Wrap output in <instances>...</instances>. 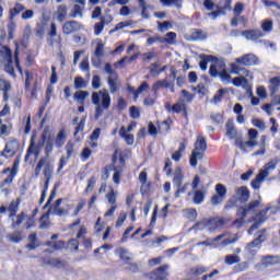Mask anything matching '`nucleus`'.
<instances>
[{"label": "nucleus", "instance_id": "f257e3e1", "mask_svg": "<svg viewBox=\"0 0 280 280\" xmlns=\"http://www.w3.org/2000/svg\"><path fill=\"white\" fill-rule=\"evenodd\" d=\"M67 143V131L65 128L60 129L59 132L57 133L56 138L49 133V127H45L42 135L40 139L36 144V133H33L30 140V145L26 150V154L24 156L25 163L30 161V156L34 154L35 159H38L40 156V150L45 148V154L46 156H43L39 159L35 166L34 175L35 178H38L40 176V171L43 170V175L47 179H51L54 176V165L51 162H49V155L51 152H54V147L56 148H62Z\"/></svg>", "mask_w": 280, "mask_h": 280}, {"label": "nucleus", "instance_id": "f03ea898", "mask_svg": "<svg viewBox=\"0 0 280 280\" xmlns=\"http://www.w3.org/2000/svg\"><path fill=\"white\" fill-rule=\"evenodd\" d=\"M130 150L116 149L112 155L110 170L113 174V183L120 185L121 175L126 171V161L131 156Z\"/></svg>", "mask_w": 280, "mask_h": 280}, {"label": "nucleus", "instance_id": "7ed1b4c3", "mask_svg": "<svg viewBox=\"0 0 280 280\" xmlns=\"http://www.w3.org/2000/svg\"><path fill=\"white\" fill-rule=\"evenodd\" d=\"M92 104L96 106L94 117L95 119H100V117L104 115V110L110 108V94L108 93V90L103 89L98 92H93Z\"/></svg>", "mask_w": 280, "mask_h": 280}, {"label": "nucleus", "instance_id": "20e7f679", "mask_svg": "<svg viewBox=\"0 0 280 280\" xmlns=\"http://www.w3.org/2000/svg\"><path fill=\"white\" fill-rule=\"evenodd\" d=\"M205 152H207V138H205V136H198L189 158V164L191 167L198 166V161H202L205 159Z\"/></svg>", "mask_w": 280, "mask_h": 280}, {"label": "nucleus", "instance_id": "39448f33", "mask_svg": "<svg viewBox=\"0 0 280 280\" xmlns=\"http://www.w3.org/2000/svg\"><path fill=\"white\" fill-rule=\"evenodd\" d=\"M20 205H21V199L18 198L15 201L12 200L9 207L7 208L9 211V220L12 221L11 223L12 229H19V226L22 225L23 222H25V218H27V214L25 212H21L16 214L19 212Z\"/></svg>", "mask_w": 280, "mask_h": 280}, {"label": "nucleus", "instance_id": "423d86ee", "mask_svg": "<svg viewBox=\"0 0 280 280\" xmlns=\"http://www.w3.org/2000/svg\"><path fill=\"white\" fill-rule=\"evenodd\" d=\"M277 165H279V160L273 159L266 163L262 168L258 172L256 177L250 182V186L254 189H259L261 187V182L266 180L268 176H270V172L277 170Z\"/></svg>", "mask_w": 280, "mask_h": 280}, {"label": "nucleus", "instance_id": "0eeeda50", "mask_svg": "<svg viewBox=\"0 0 280 280\" xmlns=\"http://www.w3.org/2000/svg\"><path fill=\"white\" fill-rule=\"evenodd\" d=\"M226 224V221L222 218H203L201 221L195 224V229H199L200 231L205 229H209V231H215Z\"/></svg>", "mask_w": 280, "mask_h": 280}, {"label": "nucleus", "instance_id": "6e6552de", "mask_svg": "<svg viewBox=\"0 0 280 280\" xmlns=\"http://www.w3.org/2000/svg\"><path fill=\"white\" fill-rule=\"evenodd\" d=\"M225 130H226V137L229 139L235 141V145L237 148L244 149V140H242V133L237 131V128H235V122H233V119H229L225 124Z\"/></svg>", "mask_w": 280, "mask_h": 280}, {"label": "nucleus", "instance_id": "1a4fd4ad", "mask_svg": "<svg viewBox=\"0 0 280 280\" xmlns=\"http://www.w3.org/2000/svg\"><path fill=\"white\" fill-rule=\"evenodd\" d=\"M19 148H21V143L16 139H11L5 143L4 149L0 151V156L12 159L19 152Z\"/></svg>", "mask_w": 280, "mask_h": 280}, {"label": "nucleus", "instance_id": "9d476101", "mask_svg": "<svg viewBox=\"0 0 280 280\" xmlns=\"http://www.w3.org/2000/svg\"><path fill=\"white\" fill-rule=\"evenodd\" d=\"M75 144L73 141L69 140L65 147L66 150V156H61L59 160L58 168H57V174H60L62 170L65 168V165H67V161L73 156Z\"/></svg>", "mask_w": 280, "mask_h": 280}, {"label": "nucleus", "instance_id": "9b49d317", "mask_svg": "<svg viewBox=\"0 0 280 280\" xmlns=\"http://www.w3.org/2000/svg\"><path fill=\"white\" fill-rule=\"evenodd\" d=\"M210 78H220L221 82H231V74L226 71V68H223L221 71H218V66L211 65L209 68Z\"/></svg>", "mask_w": 280, "mask_h": 280}, {"label": "nucleus", "instance_id": "f8f14e48", "mask_svg": "<svg viewBox=\"0 0 280 280\" xmlns=\"http://www.w3.org/2000/svg\"><path fill=\"white\" fill-rule=\"evenodd\" d=\"M259 207H261V200L256 199L249 201L246 206L238 207V209L242 212L243 218H247L250 213H257Z\"/></svg>", "mask_w": 280, "mask_h": 280}, {"label": "nucleus", "instance_id": "ddd939ff", "mask_svg": "<svg viewBox=\"0 0 280 280\" xmlns=\"http://www.w3.org/2000/svg\"><path fill=\"white\" fill-rule=\"evenodd\" d=\"M165 108H166L167 113L173 112V113H176V115L182 113V115L185 119L189 118V113L187 112V104H185V103L178 102V103L173 104L172 106L170 105V103H167L165 105Z\"/></svg>", "mask_w": 280, "mask_h": 280}, {"label": "nucleus", "instance_id": "4468645a", "mask_svg": "<svg viewBox=\"0 0 280 280\" xmlns=\"http://www.w3.org/2000/svg\"><path fill=\"white\" fill-rule=\"evenodd\" d=\"M20 163L21 161L19 159H15L11 168L7 167L1 172V174H8V172H10L8 177L3 179V185H10V183L14 180V177L16 176V174H19Z\"/></svg>", "mask_w": 280, "mask_h": 280}, {"label": "nucleus", "instance_id": "2eb2a0df", "mask_svg": "<svg viewBox=\"0 0 280 280\" xmlns=\"http://www.w3.org/2000/svg\"><path fill=\"white\" fill-rule=\"evenodd\" d=\"M5 55L4 58L7 60V63L4 65V71L9 73L12 78H16V72H14V61L12 59V49L4 48Z\"/></svg>", "mask_w": 280, "mask_h": 280}, {"label": "nucleus", "instance_id": "dca6fc26", "mask_svg": "<svg viewBox=\"0 0 280 280\" xmlns=\"http://www.w3.org/2000/svg\"><path fill=\"white\" fill-rule=\"evenodd\" d=\"M81 27L82 26L80 25V22L75 20H70L63 23L62 32L66 36H69L71 34H75V32H80Z\"/></svg>", "mask_w": 280, "mask_h": 280}, {"label": "nucleus", "instance_id": "f3484780", "mask_svg": "<svg viewBox=\"0 0 280 280\" xmlns=\"http://www.w3.org/2000/svg\"><path fill=\"white\" fill-rule=\"evenodd\" d=\"M236 65H242L243 67H255L257 65L258 59L257 56L253 54L244 55L240 58L235 59Z\"/></svg>", "mask_w": 280, "mask_h": 280}, {"label": "nucleus", "instance_id": "a211bd4d", "mask_svg": "<svg viewBox=\"0 0 280 280\" xmlns=\"http://www.w3.org/2000/svg\"><path fill=\"white\" fill-rule=\"evenodd\" d=\"M62 198H59L54 205V211L56 215H59V218H62V215H68L69 211H71V205L69 203H67L65 207H60V205H62Z\"/></svg>", "mask_w": 280, "mask_h": 280}, {"label": "nucleus", "instance_id": "6ab92c4d", "mask_svg": "<svg viewBox=\"0 0 280 280\" xmlns=\"http://www.w3.org/2000/svg\"><path fill=\"white\" fill-rule=\"evenodd\" d=\"M242 36L246 38V40H259V38H264L266 34L261 32V30H246L242 32Z\"/></svg>", "mask_w": 280, "mask_h": 280}, {"label": "nucleus", "instance_id": "aec40b11", "mask_svg": "<svg viewBox=\"0 0 280 280\" xmlns=\"http://www.w3.org/2000/svg\"><path fill=\"white\" fill-rule=\"evenodd\" d=\"M199 58H200L199 67L201 71H207V66L209 65V62H218V57L213 55L202 54L199 56Z\"/></svg>", "mask_w": 280, "mask_h": 280}, {"label": "nucleus", "instance_id": "412c9836", "mask_svg": "<svg viewBox=\"0 0 280 280\" xmlns=\"http://www.w3.org/2000/svg\"><path fill=\"white\" fill-rule=\"evenodd\" d=\"M160 89H172V92H174V83L170 82L167 79L158 80L153 83L152 90L154 93H159Z\"/></svg>", "mask_w": 280, "mask_h": 280}, {"label": "nucleus", "instance_id": "4be33fe9", "mask_svg": "<svg viewBox=\"0 0 280 280\" xmlns=\"http://www.w3.org/2000/svg\"><path fill=\"white\" fill-rule=\"evenodd\" d=\"M0 91L3 93V102L10 100V91H12V83L10 81L0 78Z\"/></svg>", "mask_w": 280, "mask_h": 280}, {"label": "nucleus", "instance_id": "5701e85b", "mask_svg": "<svg viewBox=\"0 0 280 280\" xmlns=\"http://www.w3.org/2000/svg\"><path fill=\"white\" fill-rule=\"evenodd\" d=\"M279 89H280V75L277 77H272L271 79H269V85H268V90L270 95H277L279 93Z\"/></svg>", "mask_w": 280, "mask_h": 280}, {"label": "nucleus", "instance_id": "b1692460", "mask_svg": "<svg viewBox=\"0 0 280 280\" xmlns=\"http://www.w3.org/2000/svg\"><path fill=\"white\" fill-rule=\"evenodd\" d=\"M68 14L69 8H67V4H60L57 7L56 16L59 23H65V21H67Z\"/></svg>", "mask_w": 280, "mask_h": 280}, {"label": "nucleus", "instance_id": "393cba45", "mask_svg": "<svg viewBox=\"0 0 280 280\" xmlns=\"http://www.w3.org/2000/svg\"><path fill=\"white\" fill-rule=\"evenodd\" d=\"M139 180L142 184L140 187V192L145 196L150 191V185H148V173L145 171L140 172Z\"/></svg>", "mask_w": 280, "mask_h": 280}, {"label": "nucleus", "instance_id": "a878e982", "mask_svg": "<svg viewBox=\"0 0 280 280\" xmlns=\"http://www.w3.org/2000/svg\"><path fill=\"white\" fill-rule=\"evenodd\" d=\"M28 244L26 245L27 250H36L40 244L38 243V234L33 232L27 237Z\"/></svg>", "mask_w": 280, "mask_h": 280}, {"label": "nucleus", "instance_id": "bb28decb", "mask_svg": "<svg viewBox=\"0 0 280 280\" xmlns=\"http://www.w3.org/2000/svg\"><path fill=\"white\" fill-rule=\"evenodd\" d=\"M58 240V234H54L51 236V241L46 242V246L54 248V250H62L65 247V241H56Z\"/></svg>", "mask_w": 280, "mask_h": 280}, {"label": "nucleus", "instance_id": "cd10ccee", "mask_svg": "<svg viewBox=\"0 0 280 280\" xmlns=\"http://www.w3.org/2000/svg\"><path fill=\"white\" fill-rule=\"evenodd\" d=\"M236 196L241 202H246L250 199V190L246 186H241L236 189Z\"/></svg>", "mask_w": 280, "mask_h": 280}, {"label": "nucleus", "instance_id": "c85d7f7f", "mask_svg": "<svg viewBox=\"0 0 280 280\" xmlns=\"http://www.w3.org/2000/svg\"><path fill=\"white\" fill-rule=\"evenodd\" d=\"M149 90H150V84H148L147 81H143L137 90L132 86H128V91L130 93H133L135 100H137V97H139V95L143 93V91H149Z\"/></svg>", "mask_w": 280, "mask_h": 280}, {"label": "nucleus", "instance_id": "c756f323", "mask_svg": "<svg viewBox=\"0 0 280 280\" xmlns=\"http://www.w3.org/2000/svg\"><path fill=\"white\" fill-rule=\"evenodd\" d=\"M185 150H187V140L179 143L178 150L172 154V160L178 163V161L183 159V152H185Z\"/></svg>", "mask_w": 280, "mask_h": 280}, {"label": "nucleus", "instance_id": "7c9ffc66", "mask_svg": "<svg viewBox=\"0 0 280 280\" xmlns=\"http://www.w3.org/2000/svg\"><path fill=\"white\" fill-rule=\"evenodd\" d=\"M119 136L121 137V139L125 140V143H127V145H133L135 144V135L126 133V127L125 126L120 127Z\"/></svg>", "mask_w": 280, "mask_h": 280}, {"label": "nucleus", "instance_id": "2f4dec72", "mask_svg": "<svg viewBox=\"0 0 280 280\" xmlns=\"http://www.w3.org/2000/svg\"><path fill=\"white\" fill-rule=\"evenodd\" d=\"M183 180H185V173H183L182 167H176L173 177V183L174 185H176V187H180V185H183Z\"/></svg>", "mask_w": 280, "mask_h": 280}, {"label": "nucleus", "instance_id": "473e14b6", "mask_svg": "<svg viewBox=\"0 0 280 280\" xmlns=\"http://www.w3.org/2000/svg\"><path fill=\"white\" fill-rule=\"evenodd\" d=\"M37 213H38V208H35L33 210L32 215L26 214V217H25L26 222H25L24 226L27 231H30V229H34V226H36V220H34V218H36Z\"/></svg>", "mask_w": 280, "mask_h": 280}, {"label": "nucleus", "instance_id": "72a5a7b5", "mask_svg": "<svg viewBox=\"0 0 280 280\" xmlns=\"http://www.w3.org/2000/svg\"><path fill=\"white\" fill-rule=\"evenodd\" d=\"M230 69H231V73H234V75H240V73H243V75H249L250 73L248 69L242 68L237 63H231Z\"/></svg>", "mask_w": 280, "mask_h": 280}, {"label": "nucleus", "instance_id": "f704fd0d", "mask_svg": "<svg viewBox=\"0 0 280 280\" xmlns=\"http://www.w3.org/2000/svg\"><path fill=\"white\" fill-rule=\"evenodd\" d=\"M107 24L108 23H106V18L101 16L100 22L94 24V34H95V36H100V34H102V32H104V27H106Z\"/></svg>", "mask_w": 280, "mask_h": 280}, {"label": "nucleus", "instance_id": "c9c22d12", "mask_svg": "<svg viewBox=\"0 0 280 280\" xmlns=\"http://www.w3.org/2000/svg\"><path fill=\"white\" fill-rule=\"evenodd\" d=\"M236 218H238V219H235L232 222V226H235L236 229H242V226H244V224H246V222L244 221V220H246V217L242 215L240 208H237Z\"/></svg>", "mask_w": 280, "mask_h": 280}, {"label": "nucleus", "instance_id": "e433bc0d", "mask_svg": "<svg viewBox=\"0 0 280 280\" xmlns=\"http://www.w3.org/2000/svg\"><path fill=\"white\" fill-rule=\"evenodd\" d=\"M260 27H261V32L262 34H270V32H272V30H275V24L272 22V20H265L261 22L260 24Z\"/></svg>", "mask_w": 280, "mask_h": 280}, {"label": "nucleus", "instance_id": "4c0bfd02", "mask_svg": "<svg viewBox=\"0 0 280 280\" xmlns=\"http://www.w3.org/2000/svg\"><path fill=\"white\" fill-rule=\"evenodd\" d=\"M75 102H79V104L84 105V102H86V97H89V91H82L79 90L73 95Z\"/></svg>", "mask_w": 280, "mask_h": 280}, {"label": "nucleus", "instance_id": "58836bf2", "mask_svg": "<svg viewBox=\"0 0 280 280\" xmlns=\"http://www.w3.org/2000/svg\"><path fill=\"white\" fill-rule=\"evenodd\" d=\"M23 10H25V5H23L21 3H15L14 8L10 9V11H9L10 19L12 20L15 16H19V14H21V12H23Z\"/></svg>", "mask_w": 280, "mask_h": 280}, {"label": "nucleus", "instance_id": "ea45409f", "mask_svg": "<svg viewBox=\"0 0 280 280\" xmlns=\"http://www.w3.org/2000/svg\"><path fill=\"white\" fill-rule=\"evenodd\" d=\"M9 242H13V244H19L23 240V232L22 231H15L11 234H8Z\"/></svg>", "mask_w": 280, "mask_h": 280}, {"label": "nucleus", "instance_id": "a19ab883", "mask_svg": "<svg viewBox=\"0 0 280 280\" xmlns=\"http://www.w3.org/2000/svg\"><path fill=\"white\" fill-rule=\"evenodd\" d=\"M47 266H51V268H65V261L59 258H48L45 260Z\"/></svg>", "mask_w": 280, "mask_h": 280}, {"label": "nucleus", "instance_id": "79ce46f5", "mask_svg": "<svg viewBox=\"0 0 280 280\" xmlns=\"http://www.w3.org/2000/svg\"><path fill=\"white\" fill-rule=\"evenodd\" d=\"M166 69H167V66H163L162 68L159 69V62H154L149 68V71L151 75H161V73H163V71H165Z\"/></svg>", "mask_w": 280, "mask_h": 280}, {"label": "nucleus", "instance_id": "37998d69", "mask_svg": "<svg viewBox=\"0 0 280 280\" xmlns=\"http://www.w3.org/2000/svg\"><path fill=\"white\" fill-rule=\"evenodd\" d=\"M270 209H271V207H267V208L260 210L258 213H256L255 220H257L258 222H261L264 224V222H266V220H268V211Z\"/></svg>", "mask_w": 280, "mask_h": 280}, {"label": "nucleus", "instance_id": "c03bdc74", "mask_svg": "<svg viewBox=\"0 0 280 280\" xmlns=\"http://www.w3.org/2000/svg\"><path fill=\"white\" fill-rule=\"evenodd\" d=\"M105 198L107 199V202L112 206H117V191H115L114 188H110V190L106 194Z\"/></svg>", "mask_w": 280, "mask_h": 280}, {"label": "nucleus", "instance_id": "a18cd8bd", "mask_svg": "<svg viewBox=\"0 0 280 280\" xmlns=\"http://www.w3.org/2000/svg\"><path fill=\"white\" fill-rule=\"evenodd\" d=\"M97 183V177L95 176H91L89 179H88V185L83 191V194L88 195V194H91V191H93V189H95V185Z\"/></svg>", "mask_w": 280, "mask_h": 280}, {"label": "nucleus", "instance_id": "49530a36", "mask_svg": "<svg viewBox=\"0 0 280 280\" xmlns=\"http://www.w3.org/2000/svg\"><path fill=\"white\" fill-rule=\"evenodd\" d=\"M25 83H24V89L25 91H31L32 89V81L34 80V73L31 72L30 70H25Z\"/></svg>", "mask_w": 280, "mask_h": 280}, {"label": "nucleus", "instance_id": "de8ad7c7", "mask_svg": "<svg viewBox=\"0 0 280 280\" xmlns=\"http://www.w3.org/2000/svg\"><path fill=\"white\" fill-rule=\"evenodd\" d=\"M51 226V221H49V213H44L39 218V229H49Z\"/></svg>", "mask_w": 280, "mask_h": 280}, {"label": "nucleus", "instance_id": "09e8293b", "mask_svg": "<svg viewBox=\"0 0 280 280\" xmlns=\"http://www.w3.org/2000/svg\"><path fill=\"white\" fill-rule=\"evenodd\" d=\"M48 38H50V45H54V38L58 36V26L56 23L51 22L50 23V28L48 30Z\"/></svg>", "mask_w": 280, "mask_h": 280}, {"label": "nucleus", "instance_id": "8fccbe9b", "mask_svg": "<svg viewBox=\"0 0 280 280\" xmlns=\"http://www.w3.org/2000/svg\"><path fill=\"white\" fill-rule=\"evenodd\" d=\"M226 93H229V90L226 89H220L214 96L212 97V102L213 104H220V102H222L224 95H226Z\"/></svg>", "mask_w": 280, "mask_h": 280}, {"label": "nucleus", "instance_id": "3c124183", "mask_svg": "<svg viewBox=\"0 0 280 280\" xmlns=\"http://www.w3.org/2000/svg\"><path fill=\"white\" fill-rule=\"evenodd\" d=\"M89 86V83L84 78L82 77H75L74 78V89L80 90V89H86Z\"/></svg>", "mask_w": 280, "mask_h": 280}, {"label": "nucleus", "instance_id": "603ef678", "mask_svg": "<svg viewBox=\"0 0 280 280\" xmlns=\"http://www.w3.org/2000/svg\"><path fill=\"white\" fill-rule=\"evenodd\" d=\"M192 202L195 205H202L205 202V192H202V190H196L194 194Z\"/></svg>", "mask_w": 280, "mask_h": 280}, {"label": "nucleus", "instance_id": "864d4df0", "mask_svg": "<svg viewBox=\"0 0 280 280\" xmlns=\"http://www.w3.org/2000/svg\"><path fill=\"white\" fill-rule=\"evenodd\" d=\"M104 229H106V223L102 222V217H98L94 225V233L100 235Z\"/></svg>", "mask_w": 280, "mask_h": 280}, {"label": "nucleus", "instance_id": "5fc2aeb1", "mask_svg": "<svg viewBox=\"0 0 280 280\" xmlns=\"http://www.w3.org/2000/svg\"><path fill=\"white\" fill-rule=\"evenodd\" d=\"M233 3V0H221L217 8L221 9L223 13L226 14V11L231 10V4Z\"/></svg>", "mask_w": 280, "mask_h": 280}, {"label": "nucleus", "instance_id": "6e6d98bb", "mask_svg": "<svg viewBox=\"0 0 280 280\" xmlns=\"http://www.w3.org/2000/svg\"><path fill=\"white\" fill-rule=\"evenodd\" d=\"M241 259L237 255H228L225 256V264L226 266H233L235 264H240Z\"/></svg>", "mask_w": 280, "mask_h": 280}, {"label": "nucleus", "instance_id": "4d7b16f0", "mask_svg": "<svg viewBox=\"0 0 280 280\" xmlns=\"http://www.w3.org/2000/svg\"><path fill=\"white\" fill-rule=\"evenodd\" d=\"M232 84L236 88H240L243 84H248V79H246V77L244 75L236 77L232 80Z\"/></svg>", "mask_w": 280, "mask_h": 280}, {"label": "nucleus", "instance_id": "13d9d810", "mask_svg": "<svg viewBox=\"0 0 280 280\" xmlns=\"http://www.w3.org/2000/svg\"><path fill=\"white\" fill-rule=\"evenodd\" d=\"M127 219H128V213L120 212L118 215V219L116 220L115 228L119 229V228L124 226V222H126Z\"/></svg>", "mask_w": 280, "mask_h": 280}, {"label": "nucleus", "instance_id": "bf43d9fd", "mask_svg": "<svg viewBox=\"0 0 280 280\" xmlns=\"http://www.w3.org/2000/svg\"><path fill=\"white\" fill-rule=\"evenodd\" d=\"M127 253H128V250H126V248H124V247H120V248L118 249V255H119L120 259H121L122 261H125V264H130V262L132 261V258L126 256Z\"/></svg>", "mask_w": 280, "mask_h": 280}, {"label": "nucleus", "instance_id": "052dcab7", "mask_svg": "<svg viewBox=\"0 0 280 280\" xmlns=\"http://www.w3.org/2000/svg\"><path fill=\"white\" fill-rule=\"evenodd\" d=\"M84 207H86V199H80L78 206L75 207L72 215L75 218L78 215H80V211H82V209H84Z\"/></svg>", "mask_w": 280, "mask_h": 280}, {"label": "nucleus", "instance_id": "680f3d73", "mask_svg": "<svg viewBox=\"0 0 280 280\" xmlns=\"http://www.w3.org/2000/svg\"><path fill=\"white\" fill-rule=\"evenodd\" d=\"M129 115L131 119H139V117H141V110L137 106H131L129 108Z\"/></svg>", "mask_w": 280, "mask_h": 280}, {"label": "nucleus", "instance_id": "e2e57ef3", "mask_svg": "<svg viewBox=\"0 0 280 280\" xmlns=\"http://www.w3.org/2000/svg\"><path fill=\"white\" fill-rule=\"evenodd\" d=\"M100 137H102V128L97 127L92 131L89 139L90 141H98Z\"/></svg>", "mask_w": 280, "mask_h": 280}, {"label": "nucleus", "instance_id": "0e129e2a", "mask_svg": "<svg viewBox=\"0 0 280 280\" xmlns=\"http://www.w3.org/2000/svg\"><path fill=\"white\" fill-rule=\"evenodd\" d=\"M215 191H217V196H221L223 198L226 197V186H224L223 184H217Z\"/></svg>", "mask_w": 280, "mask_h": 280}, {"label": "nucleus", "instance_id": "69168bd1", "mask_svg": "<svg viewBox=\"0 0 280 280\" xmlns=\"http://www.w3.org/2000/svg\"><path fill=\"white\" fill-rule=\"evenodd\" d=\"M94 56L96 58H102V56H104V43H102V42L97 43L95 51H94Z\"/></svg>", "mask_w": 280, "mask_h": 280}, {"label": "nucleus", "instance_id": "338daca9", "mask_svg": "<svg viewBox=\"0 0 280 280\" xmlns=\"http://www.w3.org/2000/svg\"><path fill=\"white\" fill-rule=\"evenodd\" d=\"M163 171L165 172L166 176H172V160L170 158L165 159V164Z\"/></svg>", "mask_w": 280, "mask_h": 280}, {"label": "nucleus", "instance_id": "774afa93", "mask_svg": "<svg viewBox=\"0 0 280 280\" xmlns=\"http://www.w3.org/2000/svg\"><path fill=\"white\" fill-rule=\"evenodd\" d=\"M71 19L77 16H82V7L80 4H74L73 10L70 13Z\"/></svg>", "mask_w": 280, "mask_h": 280}]
</instances>
